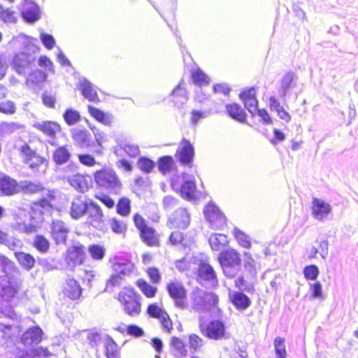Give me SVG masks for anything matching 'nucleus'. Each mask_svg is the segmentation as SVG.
<instances>
[{"mask_svg":"<svg viewBox=\"0 0 358 358\" xmlns=\"http://www.w3.org/2000/svg\"><path fill=\"white\" fill-rule=\"evenodd\" d=\"M0 271L7 278V283H0V297L7 298L15 296L18 292L17 276L20 270L12 260L0 253Z\"/></svg>","mask_w":358,"mask_h":358,"instance_id":"nucleus-1","label":"nucleus"},{"mask_svg":"<svg viewBox=\"0 0 358 358\" xmlns=\"http://www.w3.org/2000/svg\"><path fill=\"white\" fill-rule=\"evenodd\" d=\"M192 262L196 265L194 273L196 282L206 289H213L218 287L217 273L208 260L203 257H193Z\"/></svg>","mask_w":358,"mask_h":358,"instance_id":"nucleus-2","label":"nucleus"},{"mask_svg":"<svg viewBox=\"0 0 358 358\" xmlns=\"http://www.w3.org/2000/svg\"><path fill=\"white\" fill-rule=\"evenodd\" d=\"M170 185L185 200L192 201L197 199L196 180L192 174L185 172L174 174L170 178Z\"/></svg>","mask_w":358,"mask_h":358,"instance_id":"nucleus-3","label":"nucleus"},{"mask_svg":"<svg viewBox=\"0 0 358 358\" xmlns=\"http://www.w3.org/2000/svg\"><path fill=\"white\" fill-rule=\"evenodd\" d=\"M43 211L33 205L29 211L20 210L17 215V229L27 234L34 233L44 221Z\"/></svg>","mask_w":358,"mask_h":358,"instance_id":"nucleus-4","label":"nucleus"},{"mask_svg":"<svg viewBox=\"0 0 358 358\" xmlns=\"http://www.w3.org/2000/svg\"><path fill=\"white\" fill-rule=\"evenodd\" d=\"M219 301L218 296L211 292L203 290L198 287L190 294L191 308L199 313H205L216 308Z\"/></svg>","mask_w":358,"mask_h":358,"instance_id":"nucleus-5","label":"nucleus"},{"mask_svg":"<svg viewBox=\"0 0 358 358\" xmlns=\"http://www.w3.org/2000/svg\"><path fill=\"white\" fill-rule=\"evenodd\" d=\"M199 327L203 336L207 338L220 341L229 338V333L227 331V326L222 319L207 320L200 317Z\"/></svg>","mask_w":358,"mask_h":358,"instance_id":"nucleus-6","label":"nucleus"},{"mask_svg":"<svg viewBox=\"0 0 358 358\" xmlns=\"http://www.w3.org/2000/svg\"><path fill=\"white\" fill-rule=\"evenodd\" d=\"M141 295L133 287H124L118 294V300L124 313L131 316H138L141 311Z\"/></svg>","mask_w":358,"mask_h":358,"instance_id":"nucleus-7","label":"nucleus"},{"mask_svg":"<svg viewBox=\"0 0 358 358\" xmlns=\"http://www.w3.org/2000/svg\"><path fill=\"white\" fill-rule=\"evenodd\" d=\"M94 179L98 186L111 192L117 193L122 187L120 180L115 171L111 169H101L95 171Z\"/></svg>","mask_w":358,"mask_h":358,"instance_id":"nucleus-8","label":"nucleus"},{"mask_svg":"<svg viewBox=\"0 0 358 358\" xmlns=\"http://www.w3.org/2000/svg\"><path fill=\"white\" fill-rule=\"evenodd\" d=\"M166 290L176 308L184 310L188 307L187 290L181 282L170 280L166 284Z\"/></svg>","mask_w":358,"mask_h":358,"instance_id":"nucleus-9","label":"nucleus"},{"mask_svg":"<svg viewBox=\"0 0 358 358\" xmlns=\"http://www.w3.org/2000/svg\"><path fill=\"white\" fill-rule=\"evenodd\" d=\"M203 213L205 219L213 228L222 229L227 225V217L214 201L208 202L203 208Z\"/></svg>","mask_w":358,"mask_h":358,"instance_id":"nucleus-10","label":"nucleus"},{"mask_svg":"<svg viewBox=\"0 0 358 358\" xmlns=\"http://www.w3.org/2000/svg\"><path fill=\"white\" fill-rule=\"evenodd\" d=\"M195 149L191 141L182 138L176 150L175 157L182 166L192 168L194 165Z\"/></svg>","mask_w":358,"mask_h":358,"instance_id":"nucleus-11","label":"nucleus"},{"mask_svg":"<svg viewBox=\"0 0 358 358\" xmlns=\"http://www.w3.org/2000/svg\"><path fill=\"white\" fill-rule=\"evenodd\" d=\"M112 268L115 273L125 278L130 276L134 271L135 265L131 262V256L126 253H120L110 259Z\"/></svg>","mask_w":358,"mask_h":358,"instance_id":"nucleus-12","label":"nucleus"},{"mask_svg":"<svg viewBox=\"0 0 358 358\" xmlns=\"http://www.w3.org/2000/svg\"><path fill=\"white\" fill-rule=\"evenodd\" d=\"M45 338V333L41 327L36 324L28 327L20 336L19 341L24 347H33L39 345Z\"/></svg>","mask_w":358,"mask_h":358,"instance_id":"nucleus-13","label":"nucleus"},{"mask_svg":"<svg viewBox=\"0 0 358 358\" xmlns=\"http://www.w3.org/2000/svg\"><path fill=\"white\" fill-rule=\"evenodd\" d=\"M36 53L28 51H20L14 54L11 65L19 75L26 73V69L30 67L36 61Z\"/></svg>","mask_w":358,"mask_h":358,"instance_id":"nucleus-14","label":"nucleus"},{"mask_svg":"<svg viewBox=\"0 0 358 358\" xmlns=\"http://www.w3.org/2000/svg\"><path fill=\"white\" fill-rule=\"evenodd\" d=\"M35 41H36V38L21 33L13 37L9 41V45L15 50L22 49V51L26 50L32 53H37L40 50V48L34 43Z\"/></svg>","mask_w":358,"mask_h":358,"instance_id":"nucleus-15","label":"nucleus"},{"mask_svg":"<svg viewBox=\"0 0 358 358\" xmlns=\"http://www.w3.org/2000/svg\"><path fill=\"white\" fill-rule=\"evenodd\" d=\"M310 211L312 216L315 220L323 222L331 214L332 206L322 199L313 197L311 201Z\"/></svg>","mask_w":358,"mask_h":358,"instance_id":"nucleus-16","label":"nucleus"},{"mask_svg":"<svg viewBox=\"0 0 358 358\" xmlns=\"http://www.w3.org/2000/svg\"><path fill=\"white\" fill-rule=\"evenodd\" d=\"M22 19L27 24H34L40 20L41 10L34 0H24L20 11Z\"/></svg>","mask_w":358,"mask_h":358,"instance_id":"nucleus-17","label":"nucleus"},{"mask_svg":"<svg viewBox=\"0 0 358 358\" xmlns=\"http://www.w3.org/2000/svg\"><path fill=\"white\" fill-rule=\"evenodd\" d=\"M298 76L292 71L286 72L281 78L278 94L283 101H286L292 90L296 86Z\"/></svg>","mask_w":358,"mask_h":358,"instance_id":"nucleus-18","label":"nucleus"},{"mask_svg":"<svg viewBox=\"0 0 358 358\" xmlns=\"http://www.w3.org/2000/svg\"><path fill=\"white\" fill-rule=\"evenodd\" d=\"M50 234L55 243L59 245H66L68 234L70 230L66 224L59 220H52L50 226Z\"/></svg>","mask_w":358,"mask_h":358,"instance_id":"nucleus-19","label":"nucleus"},{"mask_svg":"<svg viewBox=\"0 0 358 358\" xmlns=\"http://www.w3.org/2000/svg\"><path fill=\"white\" fill-rule=\"evenodd\" d=\"M238 96L245 108L252 116H255L259 104L256 88L255 87L245 88L242 90Z\"/></svg>","mask_w":358,"mask_h":358,"instance_id":"nucleus-20","label":"nucleus"},{"mask_svg":"<svg viewBox=\"0 0 358 358\" xmlns=\"http://www.w3.org/2000/svg\"><path fill=\"white\" fill-rule=\"evenodd\" d=\"M224 102V100H222L219 103H216L215 101H213L212 106L208 109L192 110L190 113V123L192 126L195 127L201 120H203L211 115L222 112V105Z\"/></svg>","mask_w":358,"mask_h":358,"instance_id":"nucleus-21","label":"nucleus"},{"mask_svg":"<svg viewBox=\"0 0 358 358\" xmlns=\"http://www.w3.org/2000/svg\"><path fill=\"white\" fill-rule=\"evenodd\" d=\"M184 81L182 80L171 91L168 96L173 106L178 109L182 108L183 106L187 102V92L183 87Z\"/></svg>","mask_w":358,"mask_h":358,"instance_id":"nucleus-22","label":"nucleus"},{"mask_svg":"<svg viewBox=\"0 0 358 358\" xmlns=\"http://www.w3.org/2000/svg\"><path fill=\"white\" fill-rule=\"evenodd\" d=\"M90 200V199L83 195L75 197L71 203L69 213L71 218L78 220L86 215V210L88 209V201Z\"/></svg>","mask_w":358,"mask_h":358,"instance_id":"nucleus-23","label":"nucleus"},{"mask_svg":"<svg viewBox=\"0 0 358 358\" xmlns=\"http://www.w3.org/2000/svg\"><path fill=\"white\" fill-rule=\"evenodd\" d=\"M171 227L185 229L190 223V215L185 208H179L169 217Z\"/></svg>","mask_w":358,"mask_h":358,"instance_id":"nucleus-24","label":"nucleus"},{"mask_svg":"<svg viewBox=\"0 0 358 358\" xmlns=\"http://www.w3.org/2000/svg\"><path fill=\"white\" fill-rule=\"evenodd\" d=\"M85 259V248L78 243L68 248L66 255V262L69 265L76 266L84 263Z\"/></svg>","mask_w":358,"mask_h":358,"instance_id":"nucleus-25","label":"nucleus"},{"mask_svg":"<svg viewBox=\"0 0 358 358\" xmlns=\"http://www.w3.org/2000/svg\"><path fill=\"white\" fill-rule=\"evenodd\" d=\"M229 300L234 308L240 312L245 311L252 304L250 297L241 291L229 290Z\"/></svg>","mask_w":358,"mask_h":358,"instance_id":"nucleus-26","label":"nucleus"},{"mask_svg":"<svg viewBox=\"0 0 358 358\" xmlns=\"http://www.w3.org/2000/svg\"><path fill=\"white\" fill-rule=\"evenodd\" d=\"M117 147L115 148V153L121 155L120 151H124L131 158H135L140 155V149L138 145L131 143L129 140L120 136L116 138Z\"/></svg>","mask_w":358,"mask_h":358,"instance_id":"nucleus-27","label":"nucleus"},{"mask_svg":"<svg viewBox=\"0 0 358 358\" xmlns=\"http://www.w3.org/2000/svg\"><path fill=\"white\" fill-rule=\"evenodd\" d=\"M71 133L76 145L90 151L92 135L86 129L73 128L71 129Z\"/></svg>","mask_w":358,"mask_h":358,"instance_id":"nucleus-28","label":"nucleus"},{"mask_svg":"<svg viewBox=\"0 0 358 358\" xmlns=\"http://www.w3.org/2000/svg\"><path fill=\"white\" fill-rule=\"evenodd\" d=\"M19 192V183L8 175L0 177V196H13Z\"/></svg>","mask_w":358,"mask_h":358,"instance_id":"nucleus-29","label":"nucleus"},{"mask_svg":"<svg viewBox=\"0 0 358 358\" xmlns=\"http://www.w3.org/2000/svg\"><path fill=\"white\" fill-rule=\"evenodd\" d=\"M85 121L93 132L95 138V143L92 139L90 151L96 155H101L103 150V143L106 141V135L96 127L91 125L87 119H85Z\"/></svg>","mask_w":358,"mask_h":358,"instance_id":"nucleus-30","label":"nucleus"},{"mask_svg":"<svg viewBox=\"0 0 358 358\" xmlns=\"http://www.w3.org/2000/svg\"><path fill=\"white\" fill-rule=\"evenodd\" d=\"M62 291L64 294L71 300L80 299L83 293V289L80 282L74 278L66 280Z\"/></svg>","mask_w":358,"mask_h":358,"instance_id":"nucleus-31","label":"nucleus"},{"mask_svg":"<svg viewBox=\"0 0 358 358\" xmlns=\"http://www.w3.org/2000/svg\"><path fill=\"white\" fill-rule=\"evenodd\" d=\"M225 108L227 115L232 120L242 124H248L247 113L240 104L237 103H227Z\"/></svg>","mask_w":358,"mask_h":358,"instance_id":"nucleus-32","label":"nucleus"},{"mask_svg":"<svg viewBox=\"0 0 358 358\" xmlns=\"http://www.w3.org/2000/svg\"><path fill=\"white\" fill-rule=\"evenodd\" d=\"M32 127L43 133L49 137H55L57 133L62 130L61 126L57 122L44 120L42 122H34Z\"/></svg>","mask_w":358,"mask_h":358,"instance_id":"nucleus-33","label":"nucleus"},{"mask_svg":"<svg viewBox=\"0 0 358 358\" xmlns=\"http://www.w3.org/2000/svg\"><path fill=\"white\" fill-rule=\"evenodd\" d=\"M219 261L221 266H241V255L234 249L222 252L219 257Z\"/></svg>","mask_w":358,"mask_h":358,"instance_id":"nucleus-34","label":"nucleus"},{"mask_svg":"<svg viewBox=\"0 0 358 358\" xmlns=\"http://www.w3.org/2000/svg\"><path fill=\"white\" fill-rule=\"evenodd\" d=\"M79 90L83 97L89 101L96 103L100 101L94 85L87 79L83 78L80 80Z\"/></svg>","mask_w":358,"mask_h":358,"instance_id":"nucleus-35","label":"nucleus"},{"mask_svg":"<svg viewBox=\"0 0 358 358\" xmlns=\"http://www.w3.org/2000/svg\"><path fill=\"white\" fill-rule=\"evenodd\" d=\"M69 183L79 192H84L92 187V180L90 176L77 173L69 178Z\"/></svg>","mask_w":358,"mask_h":358,"instance_id":"nucleus-36","label":"nucleus"},{"mask_svg":"<svg viewBox=\"0 0 358 358\" xmlns=\"http://www.w3.org/2000/svg\"><path fill=\"white\" fill-rule=\"evenodd\" d=\"M71 153L67 145H58L52 152V160L57 166H60L67 163L71 157Z\"/></svg>","mask_w":358,"mask_h":358,"instance_id":"nucleus-37","label":"nucleus"},{"mask_svg":"<svg viewBox=\"0 0 358 358\" xmlns=\"http://www.w3.org/2000/svg\"><path fill=\"white\" fill-rule=\"evenodd\" d=\"M89 114L97 122L110 126L113 122V116L108 112H105L99 108L89 105L87 106Z\"/></svg>","mask_w":358,"mask_h":358,"instance_id":"nucleus-38","label":"nucleus"},{"mask_svg":"<svg viewBox=\"0 0 358 358\" xmlns=\"http://www.w3.org/2000/svg\"><path fill=\"white\" fill-rule=\"evenodd\" d=\"M158 171L162 175H166L176 170V164L173 157L171 155H164L158 158L156 162Z\"/></svg>","mask_w":358,"mask_h":358,"instance_id":"nucleus-39","label":"nucleus"},{"mask_svg":"<svg viewBox=\"0 0 358 358\" xmlns=\"http://www.w3.org/2000/svg\"><path fill=\"white\" fill-rule=\"evenodd\" d=\"M14 256L21 267L27 271H31L36 262L33 255L22 251H15Z\"/></svg>","mask_w":358,"mask_h":358,"instance_id":"nucleus-40","label":"nucleus"},{"mask_svg":"<svg viewBox=\"0 0 358 358\" xmlns=\"http://www.w3.org/2000/svg\"><path fill=\"white\" fill-rule=\"evenodd\" d=\"M88 209L86 210V215H88L87 222L99 223L102 221L103 214L101 207L92 199L88 201Z\"/></svg>","mask_w":358,"mask_h":358,"instance_id":"nucleus-41","label":"nucleus"},{"mask_svg":"<svg viewBox=\"0 0 358 358\" xmlns=\"http://www.w3.org/2000/svg\"><path fill=\"white\" fill-rule=\"evenodd\" d=\"M140 237L143 243L148 246L159 245V238L157 232L152 227H147L139 232Z\"/></svg>","mask_w":358,"mask_h":358,"instance_id":"nucleus-42","label":"nucleus"},{"mask_svg":"<svg viewBox=\"0 0 358 358\" xmlns=\"http://www.w3.org/2000/svg\"><path fill=\"white\" fill-rule=\"evenodd\" d=\"M62 117L68 126H74L82 119L80 113L73 108H67L63 113Z\"/></svg>","mask_w":358,"mask_h":358,"instance_id":"nucleus-43","label":"nucleus"},{"mask_svg":"<svg viewBox=\"0 0 358 358\" xmlns=\"http://www.w3.org/2000/svg\"><path fill=\"white\" fill-rule=\"evenodd\" d=\"M43 189L44 187L40 182L24 180L19 183V192L21 191L25 194H34L41 192Z\"/></svg>","mask_w":358,"mask_h":358,"instance_id":"nucleus-44","label":"nucleus"},{"mask_svg":"<svg viewBox=\"0 0 358 358\" xmlns=\"http://www.w3.org/2000/svg\"><path fill=\"white\" fill-rule=\"evenodd\" d=\"M105 355L107 358H116L117 356L118 346L113 338L106 334L104 341Z\"/></svg>","mask_w":358,"mask_h":358,"instance_id":"nucleus-45","label":"nucleus"},{"mask_svg":"<svg viewBox=\"0 0 358 358\" xmlns=\"http://www.w3.org/2000/svg\"><path fill=\"white\" fill-rule=\"evenodd\" d=\"M191 80L193 84L198 87L207 85L210 81V78L201 69H197L192 71Z\"/></svg>","mask_w":358,"mask_h":358,"instance_id":"nucleus-46","label":"nucleus"},{"mask_svg":"<svg viewBox=\"0 0 358 358\" xmlns=\"http://www.w3.org/2000/svg\"><path fill=\"white\" fill-rule=\"evenodd\" d=\"M136 285L141 292L148 298H152L157 294V287L150 285L144 279L140 278L137 280Z\"/></svg>","mask_w":358,"mask_h":358,"instance_id":"nucleus-47","label":"nucleus"},{"mask_svg":"<svg viewBox=\"0 0 358 358\" xmlns=\"http://www.w3.org/2000/svg\"><path fill=\"white\" fill-rule=\"evenodd\" d=\"M85 331L87 332V341L88 344L92 348H97L102 341V336L101 331H99L96 328L85 329Z\"/></svg>","mask_w":358,"mask_h":358,"instance_id":"nucleus-48","label":"nucleus"},{"mask_svg":"<svg viewBox=\"0 0 358 358\" xmlns=\"http://www.w3.org/2000/svg\"><path fill=\"white\" fill-rule=\"evenodd\" d=\"M137 166L144 173L152 172L156 166V162L146 156H140L137 160Z\"/></svg>","mask_w":358,"mask_h":358,"instance_id":"nucleus-49","label":"nucleus"},{"mask_svg":"<svg viewBox=\"0 0 358 358\" xmlns=\"http://www.w3.org/2000/svg\"><path fill=\"white\" fill-rule=\"evenodd\" d=\"M208 242L213 250L219 251L227 243V236L222 234H213Z\"/></svg>","mask_w":358,"mask_h":358,"instance_id":"nucleus-50","label":"nucleus"},{"mask_svg":"<svg viewBox=\"0 0 358 358\" xmlns=\"http://www.w3.org/2000/svg\"><path fill=\"white\" fill-rule=\"evenodd\" d=\"M170 345L175 350L174 356L176 357H184L187 354V350L183 341L176 336L171 338Z\"/></svg>","mask_w":358,"mask_h":358,"instance_id":"nucleus-51","label":"nucleus"},{"mask_svg":"<svg viewBox=\"0 0 358 358\" xmlns=\"http://www.w3.org/2000/svg\"><path fill=\"white\" fill-rule=\"evenodd\" d=\"M233 234L241 246L246 249H249L251 248V238L244 231L241 230L237 227H235L233 231Z\"/></svg>","mask_w":358,"mask_h":358,"instance_id":"nucleus-52","label":"nucleus"},{"mask_svg":"<svg viewBox=\"0 0 358 358\" xmlns=\"http://www.w3.org/2000/svg\"><path fill=\"white\" fill-rule=\"evenodd\" d=\"M116 212L122 217L128 216L131 213V201L126 196L119 199L116 204Z\"/></svg>","mask_w":358,"mask_h":358,"instance_id":"nucleus-53","label":"nucleus"},{"mask_svg":"<svg viewBox=\"0 0 358 358\" xmlns=\"http://www.w3.org/2000/svg\"><path fill=\"white\" fill-rule=\"evenodd\" d=\"M28 349L32 358H50L53 356L48 347L38 345Z\"/></svg>","mask_w":358,"mask_h":358,"instance_id":"nucleus-54","label":"nucleus"},{"mask_svg":"<svg viewBox=\"0 0 358 358\" xmlns=\"http://www.w3.org/2000/svg\"><path fill=\"white\" fill-rule=\"evenodd\" d=\"M273 345L276 358H287V354L284 338L277 336L274 339Z\"/></svg>","mask_w":358,"mask_h":358,"instance_id":"nucleus-55","label":"nucleus"},{"mask_svg":"<svg viewBox=\"0 0 358 358\" xmlns=\"http://www.w3.org/2000/svg\"><path fill=\"white\" fill-rule=\"evenodd\" d=\"M33 245L41 253H45L50 249L49 241L42 234H37L35 236Z\"/></svg>","mask_w":358,"mask_h":358,"instance_id":"nucleus-56","label":"nucleus"},{"mask_svg":"<svg viewBox=\"0 0 358 358\" xmlns=\"http://www.w3.org/2000/svg\"><path fill=\"white\" fill-rule=\"evenodd\" d=\"M88 252L92 259L100 261L106 255V248L99 244H92L88 247Z\"/></svg>","mask_w":358,"mask_h":358,"instance_id":"nucleus-57","label":"nucleus"},{"mask_svg":"<svg viewBox=\"0 0 358 358\" xmlns=\"http://www.w3.org/2000/svg\"><path fill=\"white\" fill-rule=\"evenodd\" d=\"M310 295L309 300L324 299V295L322 289V283L320 281H315L313 283H309Z\"/></svg>","mask_w":358,"mask_h":358,"instance_id":"nucleus-58","label":"nucleus"},{"mask_svg":"<svg viewBox=\"0 0 358 358\" xmlns=\"http://www.w3.org/2000/svg\"><path fill=\"white\" fill-rule=\"evenodd\" d=\"M169 243L173 246L181 244L184 249L188 248V243L185 241L183 233L179 231L171 232L169 237Z\"/></svg>","mask_w":358,"mask_h":358,"instance_id":"nucleus-59","label":"nucleus"},{"mask_svg":"<svg viewBox=\"0 0 358 358\" xmlns=\"http://www.w3.org/2000/svg\"><path fill=\"white\" fill-rule=\"evenodd\" d=\"M303 274L306 280L315 281L320 274V269L315 264H309L303 268Z\"/></svg>","mask_w":358,"mask_h":358,"instance_id":"nucleus-60","label":"nucleus"},{"mask_svg":"<svg viewBox=\"0 0 358 358\" xmlns=\"http://www.w3.org/2000/svg\"><path fill=\"white\" fill-rule=\"evenodd\" d=\"M124 278L117 273L112 274L106 281L105 291L112 293L113 287H119Z\"/></svg>","mask_w":358,"mask_h":358,"instance_id":"nucleus-61","label":"nucleus"},{"mask_svg":"<svg viewBox=\"0 0 358 358\" xmlns=\"http://www.w3.org/2000/svg\"><path fill=\"white\" fill-rule=\"evenodd\" d=\"M48 73L41 69H36L29 73L28 80L33 84L37 85L46 81Z\"/></svg>","mask_w":358,"mask_h":358,"instance_id":"nucleus-62","label":"nucleus"},{"mask_svg":"<svg viewBox=\"0 0 358 358\" xmlns=\"http://www.w3.org/2000/svg\"><path fill=\"white\" fill-rule=\"evenodd\" d=\"M0 20L5 23H15L17 17L15 16V12L10 8H4L0 4Z\"/></svg>","mask_w":358,"mask_h":358,"instance_id":"nucleus-63","label":"nucleus"},{"mask_svg":"<svg viewBox=\"0 0 358 358\" xmlns=\"http://www.w3.org/2000/svg\"><path fill=\"white\" fill-rule=\"evenodd\" d=\"M165 312L166 311L163 308H161L157 303L149 304L146 310V313L150 317L158 320Z\"/></svg>","mask_w":358,"mask_h":358,"instance_id":"nucleus-64","label":"nucleus"}]
</instances>
